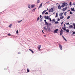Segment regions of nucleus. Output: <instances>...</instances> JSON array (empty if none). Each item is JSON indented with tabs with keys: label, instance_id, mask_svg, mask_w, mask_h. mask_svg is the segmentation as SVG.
Segmentation results:
<instances>
[{
	"label": "nucleus",
	"instance_id": "obj_1",
	"mask_svg": "<svg viewBox=\"0 0 75 75\" xmlns=\"http://www.w3.org/2000/svg\"><path fill=\"white\" fill-rule=\"evenodd\" d=\"M68 6V4L66 3H62V5L61 6V7H64L65 6Z\"/></svg>",
	"mask_w": 75,
	"mask_h": 75
},
{
	"label": "nucleus",
	"instance_id": "obj_2",
	"mask_svg": "<svg viewBox=\"0 0 75 75\" xmlns=\"http://www.w3.org/2000/svg\"><path fill=\"white\" fill-rule=\"evenodd\" d=\"M68 8V7L66 6L65 7V8H63L62 9V11H65L66 10H67Z\"/></svg>",
	"mask_w": 75,
	"mask_h": 75
},
{
	"label": "nucleus",
	"instance_id": "obj_3",
	"mask_svg": "<svg viewBox=\"0 0 75 75\" xmlns=\"http://www.w3.org/2000/svg\"><path fill=\"white\" fill-rule=\"evenodd\" d=\"M41 45H39L38 46V50H39V51H41Z\"/></svg>",
	"mask_w": 75,
	"mask_h": 75
},
{
	"label": "nucleus",
	"instance_id": "obj_4",
	"mask_svg": "<svg viewBox=\"0 0 75 75\" xmlns=\"http://www.w3.org/2000/svg\"><path fill=\"white\" fill-rule=\"evenodd\" d=\"M63 32H64V31L62 30V29H61V30L60 32V35H62V34H63Z\"/></svg>",
	"mask_w": 75,
	"mask_h": 75
},
{
	"label": "nucleus",
	"instance_id": "obj_5",
	"mask_svg": "<svg viewBox=\"0 0 75 75\" xmlns=\"http://www.w3.org/2000/svg\"><path fill=\"white\" fill-rule=\"evenodd\" d=\"M59 48H60V50H62V45H61V44H59Z\"/></svg>",
	"mask_w": 75,
	"mask_h": 75
},
{
	"label": "nucleus",
	"instance_id": "obj_6",
	"mask_svg": "<svg viewBox=\"0 0 75 75\" xmlns=\"http://www.w3.org/2000/svg\"><path fill=\"white\" fill-rule=\"evenodd\" d=\"M57 31H58V29H57L56 30H55L54 31V34H55L56 33H57Z\"/></svg>",
	"mask_w": 75,
	"mask_h": 75
},
{
	"label": "nucleus",
	"instance_id": "obj_7",
	"mask_svg": "<svg viewBox=\"0 0 75 75\" xmlns=\"http://www.w3.org/2000/svg\"><path fill=\"white\" fill-rule=\"evenodd\" d=\"M44 18L45 19H47V20H48L49 19V16H45L44 17Z\"/></svg>",
	"mask_w": 75,
	"mask_h": 75
},
{
	"label": "nucleus",
	"instance_id": "obj_8",
	"mask_svg": "<svg viewBox=\"0 0 75 75\" xmlns=\"http://www.w3.org/2000/svg\"><path fill=\"white\" fill-rule=\"evenodd\" d=\"M52 11H53V8H51L49 10V12L50 13V12H52Z\"/></svg>",
	"mask_w": 75,
	"mask_h": 75
},
{
	"label": "nucleus",
	"instance_id": "obj_9",
	"mask_svg": "<svg viewBox=\"0 0 75 75\" xmlns=\"http://www.w3.org/2000/svg\"><path fill=\"white\" fill-rule=\"evenodd\" d=\"M74 26L72 25H70L69 26V28H73Z\"/></svg>",
	"mask_w": 75,
	"mask_h": 75
},
{
	"label": "nucleus",
	"instance_id": "obj_10",
	"mask_svg": "<svg viewBox=\"0 0 75 75\" xmlns=\"http://www.w3.org/2000/svg\"><path fill=\"white\" fill-rule=\"evenodd\" d=\"M62 29H63L64 30V31H66V30H67V28H66L65 27H64V28H62Z\"/></svg>",
	"mask_w": 75,
	"mask_h": 75
},
{
	"label": "nucleus",
	"instance_id": "obj_11",
	"mask_svg": "<svg viewBox=\"0 0 75 75\" xmlns=\"http://www.w3.org/2000/svg\"><path fill=\"white\" fill-rule=\"evenodd\" d=\"M62 36L63 40H65V41H67V39L65 38L64 37L63 35H62Z\"/></svg>",
	"mask_w": 75,
	"mask_h": 75
},
{
	"label": "nucleus",
	"instance_id": "obj_12",
	"mask_svg": "<svg viewBox=\"0 0 75 75\" xmlns=\"http://www.w3.org/2000/svg\"><path fill=\"white\" fill-rule=\"evenodd\" d=\"M63 14H64V13H60L59 14V16L60 17H61V16H62V15H63Z\"/></svg>",
	"mask_w": 75,
	"mask_h": 75
},
{
	"label": "nucleus",
	"instance_id": "obj_13",
	"mask_svg": "<svg viewBox=\"0 0 75 75\" xmlns=\"http://www.w3.org/2000/svg\"><path fill=\"white\" fill-rule=\"evenodd\" d=\"M42 4L41 3L40 6L38 7V8L39 9L40 8H41V7H42Z\"/></svg>",
	"mask_w": 75,
	"mask_h": 75
},
{
	"label": "nucleus",
	"instance_id": "obj_14",
	"mask_svg": "<svg viewBox=\"0 0 75 75\" xmlns=\"http://www.w3.org/2000/svg\"><path fill=\"white\" fill-rule=\"evenodd\" d=\"M63 18H64V17L63 16H61L60 18V19L61 20L63 19Z\"/></svg>",
	"mask_w": 75,
	"mask_h": 75
},
{
	"label": "nucleus",
	"instance_id": "obj_15",
	"mask_svg": "<svg viewBox=\"0 0 75 75\" xmlns=\"http://www.w3.org/2000/svg\"><path fill=\"white\" fill-rule=\"evenodd\" d=\"M46 12V10H45L42 12V14H45V13Z\"/></svg>",
	"mask_w": 75,
	"mask_h": 75
},
{
	"label": "nucleus",
	"instance_id": "obj_16",
	"mask_svg": "<svg viewBox=\"0 0 75 75\" xmlns=\"http://www.w3.org/2000/svg\"><path fill=\"white\" fill-rule=\"evenodd\" d=\"M61 6H60V5H59L58 6V9H59V10H60V9H61Z\"/></svg>",
	"mask_w": 75,
	"mask_h": 75
},
{
	"label": "nucleus",
	"instance_id": "obj_17",
	"mask_svg": "<svg viewBox=\"0 0 75 75\" xmlns=\"http://www.w3.org/2000/svg\"><path fill=\"white\" fill-rule=\"evenodd\" d=\"M29 50H30V51L32 53H34V51H33V50H32L31 49H29Z\"/></svg>",
	"mask_w": 75,
	"mask_h": 75
},
{
	"label": "nucleus",
	"instance_id": "obj_18",
	"mask_svg": "<svg viewBox=\"0 0 75 75\" xmlns=\"http://www.w3.org/2000/svg\"><path fill=\"white\" fill-rule=\"evenodd\" d=\"M12 26V24H11L9 25L8 27H10V28H11Z\"/></svg>",
	"mask_w": 75,
	"mask_h": 75
},
{
	"label": "nucleus",
	"instance_id": "obj_19",
	"mask_svg": "<svg viewBox=\"0 0 75 75\" xmlns=\"http://www.w3.org/2000/svg\"><path fill=\"white\" fill-rule=\"evenodd\" d=\"M55 19H53V20H52V23H54V22H55Z\"/></svg>",
	"mask_w": 75,
	"mask_h": 75
},
{
	"label": "nucleus",
	"instance_id": "obj_20",
	"mask_svg": "<svg viewBox=\"0 0 75 75\" xmlns=\"http://www.w3.org/2000/svg\"><path fill=\"white\" fill-rule=\"evenodd\" d=\"M46 25H48V23H47V22H45V24Z\"/></svg>",
	"mask_w": 75,
	"mask_h": 75
},
{
	"label": "nucleus",
	"instance_id": "obj_21",
	"mask_svg": "<svg viewBox=\"0 0 75 75\" xmlns=\"http://www.w3.org/2000/svg\"><path fill=\"white\" fill-rule=\"evenodd\" d=\"M27 73H28V72H29V71H30V70H29V69H28V68H27Z\"/></svg>",
	"mask_w": 75,
	"mask_h": 75
},
{
	"label": "nucleus",
	"instance_id": "obj_22",
	"mask_svg": "<svg viewBox=\"0 0 75 75\" xmlns=\"http://www.w3.org/2000/svg\"><path fill=\"white\" fill-rule=\"evenodd\" d=\"M56 17H58V13H56Z\"/></svg>",
	"mask_w": 75,
	"mask_h": 75
},
{
	"label": "nucleus",
	"instance_id": "obj_23",
	"mask_svg": "<svg viewBox=\"0 0 75 75\" xmlns=\"http://www.w3.org/2000/svg\"><path fill=\"white\" fill-rule=\"evenodd\" d=\"M34 7V5H31V8H33Z\"/></svg>",
	"mask_w": 75,
	"mask_h": 75
},
{
	"label": "nucleus",
	"instance_id": "obj_24",
	"mask_svg": "<svg viewBox=\"0 0 75 75\" xmlns=\"http://www.w3.org/2000/svg\"><path fill=\"white\" fill-rule=\"evenodd\" d=\"M64 16H67V12H65L64 13Z\"/></svg>",
	"mask_w": 75,
	"mask_h": 75
},
{
	"label": "nucleus",
	"instance_id": "obj_25",
	"mask_svg": "<svg viewBox=\"0 0 75 75\" xmlns=\"http://www.w3.org/2000/svg\"><path fill=\"white\" fill-rule=\"evenodd\" d=\"M40 20V17H39L37 19V21H38Z\"/></svg>",
	"mask_w": 75,
	"mask_h": 75
},
{
	"label": "nucleus",
	"instance_id": "obj_26",
	"mask_svg": "<svg viewBox=\"0 0 75 75\" xmlns=\"http://www.w3.org/2000/svg\"><path fill=\"white\" fill-rule=\"evenodd\" d=\"M73 25H74V28L75 29V23H73Z\"/></svg>",
	"mask_w": 75,
	"mask_h": 75
},
{
	"label": "nucleus",
	"instance_id": "obj_27",
	"mask_svg": "<svg viewBox=\"0 0 75 75\" xmlns=\"http://www.w3.org/2000/svg\"><path fill=\"white\" fill-rule=\"evenodd\" d=\"M40 3V0H37V3Z\"/></svg>",
	"mask_w": 75,
	"mask_h": 75
},
{
	"label": "nucleus",
	"instance_id": "obj_28",
	"mask_svg": "<svg viewBox=\"0 0 75 75\" xmlns=\"http://www.w3.org/2000/svg\"><path fill=\"white\" fill-rule=\"evenodd\" d=\"M16 34H18V30H17L16 31Z\"/></svg>",
	"mask_w": 75,
	"mask_h": 75
},
{
	"label": "nucleus",
	"instance_id": "obj_29",
	"mask_svg": "<svg viewBox=\"0 0 75 75\" xmlns=\"http://www.w3.org/2000/svg\"><path fill=\"white\" fill-rule=\"evenodd\" d=\"M66 31L67 33H68V32H69V30H68V29H67V30H66Z\"/></svg>",
	"mask_w": 75,
	"mask_h": 75
},
{
	"label": "nucleus",
	"instance_id": "obj_30",
	"mask_svg": "<svg viewBox=\"0 0 75 75\" xmlns=\"http://www.w3.org/2000/svg\"><path fill=\"white\" fill-rule=\"evenodd\" d=\"M44 29H45V30L46 31H47V28H45V27H44Z\"/></svg>",
	"mask_w": 75,
	"mask_h": 75
},
{
	"label": "nucleus",
	"instance_id": "obj_31",
	"mask_svg": "<svg viewBox=\"0 0 75 75\" xmlns=\"http://www.w3.org/2000/svg\"><path fill=\"white\" fill-rule=\"evenodd\" d=\"M21 21H22V20H21V21H18V23H21Z\"/></svg>",
	"mask_w": 75,
	"mask_h": 75
},
{
	"label": "nucleus",
	"instance_id": "obj_32",
	"mask_svg": "<svg viewBox=\"0 0 75 75\" xmlns=\"http://www.w3.org/2000/svg\"><path fill=\"white\" fill-rule=\"evenodd\" d=\"M43 18H40V21H42V19Z\"/></svg>",
	"mask_w": 75,
	"mask_h": 75
},
{
	"label": "nucleus",
	"instance_id": "obj_33",
	"mask_svg": "<svg viewBox=\"0 0 75 75\" xmlns=\"http://www.w3.org/2000/svg\"><path fill=\"white\" fill-rule=\"evenodd\" d=\"M72 11H74V8H73L72 9Z\"/></svg>",
	"mask_w": 75,
	"mask_h": 75
},
{
	"label": "nucleus",
	"instance_id": "obj_34",
	"mask_svg": "<svg viewBox=\"0 0 75 75\" xmlns=\"http://www.w3.org/2000/svg\"><path fill=\"white\" fill-rule=\"evenodd\" d=\"M69 18H70V16H69L67 18V19H69Z\"/></svg>",
	"mask_w": 75,
	"mask_h": 75
},
{
	"label": "nucleus",
	"instance_id": "obj_35",
	"mask_svg": "<svg viewBox=\"0 0 75 75\" xmlns=\"http://www.w3.org/2000/svg\"><path fill=\"white\" fill-rule=\"evenodd\" d=\"M48 14V13L46 12L45 13V14Z\"/></svg>",
	"mask_w": 75,
	"mask_h": 75
},
{
	"label": "nucleus",
	"instance_id": "obj_36",
	"mask_svg": "<svg viewBox=\"0 0 75 75\" xmlns=\"http://www.w3.org/2000/svg\"><path fill=\"white\" fill-rule=\"evenodd\" d=\"M8 35H9V36H10V35H11V34H10V33L8 34Z\"/></svg>",
	"mask_w": 75,
	"mask_h": 75
},
{
	"label": "nucleus",
	"instance_id": "obj_37",
	"mask_svg": "<svg viewBox=\"0 0 75 75\" xmlns=\"http://www.w3.org/2000/svg\"><path fill=\"white\" fill-rule=\"evenodd\" d=\"M58 23V22H55V24H57Z\"/></svg>",
	"mask_w": 75,
	"mask_h": 75
},
{
	"label": "nucleus",
	"instance_id": "obj_38",
	"mask_svg": "<svg viewBox=\"0 0 75 75\" xmlns=\"http://www.w3.org/2000/svg\"><path fill=\"white\" fill-rule=\"evenodd\" d=\"M36 9V8H35L34 9H33V10H34V11H35V9Z\"/></svg>",
	"mask_w": 75,
	"mask_h": 75
},
{
	"label": "nucleus",
	"instance_id": "obj_39",
	"mask_svg": "<svg viewBox=\"0 0 75 75\" xmlns=\"http://www.w3.org/2000/svg\"><path fill=\"white\" fill-rule=\"evenodd\" d=\"M30 7H31V6H30V5H29V6H28V8H30Z\"/></svg>",
	"mask_w": 75,
	"mask_h": 75
},
{
	"label": "nucleus",
	"instance_id": "obj_40",
	"mask_svg": "<svg viewBox=\"0 0 75 75\" xmlns=\"http://www.w3.org/2000/svg\"><path fill=\"white\" fill-rule=\"evenodd\" d=\"M59 20H60V19L59 18H58L57 19V21H59Z\"/></svg>",
	"mask_w": 75,
	"mask_h": 75
},
{
	"label": "nucleus",
	"instance_id": "obj_41",
	"mask_svg": "<svg viewBox=\"0 0 75 75\" xmlns=\"http://www.w3.org/2000/svg\"><path fill=\"white\" fill-rule=\"evenodd\" d=\"M70 14H72V12H70Z\"/></svg>",
	"mask_w": 75,
	"mask_h": 75
},
{
	"label": "nucleus",
	"instance_id": "obj_42",
	"mask_svg": "<svg viewBox=\"0 0 75 75\" xmlns=\"http://www.w3.org/2000/svg\"><path fill=\"white\" fill-rule=\"evenodd\" d=\"M72 4V3H71V2H70V6H71V4Z\"/></svg>",
	"mask_w": 75,
	"mask_h": 75
},
{
	"label": "nucleus",
	"instance_id": "obj_43",
	"mask_svg": "<svg viewBox=\"0 0 75 75\" xmlns=\"http://www.w3.org/2000/svg\"><path fill=\"white\" fill-rule=\"evenodd\" d=\"M49 20L50 21H51V19L50 18H49Z\"/></svg>",
	"mask_w": 75,
	"mask_h": 75
},
{
	"label": "nucleus",
	"instance_id": "obj_44",
	"mask_svg": "<svg viewBox=\"0 0 75 75\" xmlns=\"http://www.w3.org/2000/svg\"><path fill=\"white\" fill-rule=\"evenodd\" d=\"M49 25H51V23H49Z\"/></svg>",
	"mask_w": 75,
	"mask_h": 75
},
{
	"label": "nucleus",
	"instance_id": "obj_45",
	"mask_svg": "<svg viewBox=\"0 0 75 75\" xmlns=\"http://www.w3.org/2000/svg\"><path fill=\"white\" fill-rule=\"evenodd\" d=\"M69 23H67V25H69Z\"/></svg>",
	"mask_w": 75,
	"mask_h": 75
},
{
	"label": "nucleus",
	"instance_id": "obj_46",
	"mask_svg": "<svg viewBox=\"0 0 75 75\" xmlns=\"http://www.w3.org/2000/svg\"><path fill=\"white\" fill-rule=\"evenodd\" d=\"M42 17V16H41V15H40V18H41Z\"/></svg>",
	"mask_w": 75,
	"mask_h": 75
},
{
	"label": "nucleus",
	"instance_id": "obj_47",
	"mask_svg": "<svg viewBox=\"0 0 75 75\" xmlns=\"http://www.w3.org/2000/svg\"><path fill=\"white\" fill-rule=\"evenodd\" d=\"M64 27H65V24L64 25Z\"/></svg>",
	"mask_w": 75,
	"mask_h": 75
},
{
	"label": "nucleus",
	"instance_id": "obj_48",
	"mask_svg": "<svg viewBox=\"0 0 75 75\" xmlns=\"http://www.w3.org/2000/svg\"><path fill=\"white\" fill-rule=\"evenodd\" d=\"M73 34H75V32H73Z\"/></svg>",
	"mask_w": 75,
	"mask_h": 75
},
{
	"label": "nucleus",
	"instance_id": "obj_49",
	"mask_svg": "<svg viewBox=\"0 0 75 75\" xmlns=\"http://www.w3.org/2000/svg\"><path fill=\"white\" fill-rule=\"evenodd\" d=\"M21 54V52H18V54Z\"/></svg>",
	"mask_w": 75,
	"mask_h": 75
},
{
	"label": "nucleus",
	"instance_id": "obj_50",
	"mask_svg": "<svg viewBox=\"0 0 75 75\" xmlns=\"http://www.w3.org/2000/svg\"><path fill=\"white\" fill-rule=\"evenodd\" d=\"M44 21H45V22H46L47 21H46L45 20H44Z\"/></svg>",
	"mask_w": 75,
	"mask_h": 75
},
{
	"label": "nucleus",
	"instance_id": "obj_51",
	"mask_svg": "<svg viewBox=\"0 0 75 75\" xmlns=\"http://www.w3.org/2000/svg\"><path fill=\"white\" fill-rule=\"evenodd\" d=\"M73 5H75V3H73Z\"/></svg>",
	"mask_w": 75,
	"mask_h": 75
},
{
	"label": "nucleus",
	"instance_id": "obj_52",
	"mask_svg": "<svg viewBox=\"0 0 75 75\" xmlns=\"http://www.w3.org/2000/svg\"><path fill=\"white\" fill-rule=\"evenodd\" d=\"M42 32L44 34V32H43V30H42Z\"/></svg>",
	"mask_w": 75,
	"mask_h": 75
},
{
	"label": "nucleus",
	"instance_id": "obj_53",
	"mask_svg": "<svg viewBox=\"0 0 75 75\" xmlns=\"http://www.w3.org/2000/svg\"><path fill=\"white\" fill-rule=\"evenodd\" d=\"M40 69H39V71H41V70H40Z\"/></svg>",
	"mask_w": 75,
	"mask_h": 75
},
{
	"label": "nucleus",
	"instance_id": "obj_54",
	"mask_svg": "<svg viewBox=\"0 0 75 75\" xmlns=\"http://www.w3.org/2000/svg\"><path fill=\"white\" fill-rule=\"evenodd\" d=\"M63 22L62 23H61V24H63Z\"/></svg>",
	"mask_w": 75,
	"mask_h": 75
},
{
	"label": "nucleus",
	"instance_id": "obj_55",
	"mask_svg": "<svg viewBox=\"0 0 75 75\" xmlns=\"http://www.w3.org/2000/svg\"><path fill=\"white\" fill-rule=\"evenodd\" d=\"M48 30H50V28H48Z\"/></svg>",
	"mask_w": 75,
	"mask_h": 75
},
{
	"label": "nucleus",
	"instance_id": "obj_56",
	"mask_svg": "<svg viewBox=\"0 0 75 75\" xmlns=\"http://www.w3.org/2000/svg\"><path fill=\"white\" fill-rule=\"evenodd\" d=\"M44 37H46V35H44Z\"/></svg>",
	"mask_w": 75,
	"mask_h": 75
},
{
	"label": "nucleus",
	"instance_id": "obj_57",
	"mask_svg": "<svg viewBox=\"0 0 75 75\" xmlns=\"http://www.w3.org/2000/svg\"><path fill=\"white\" fill-rule=\"evenodd\" d=\"M48 8L47 9V10H48Z\"/></svg>",
	"mask_w": 75,
	"mask_h": 75
},
{
	"label": "nucleus",
	"instance_id": "obj_58",
	"mask_svg": "<svg viewBox=\"0 0 75 75\" xmlns=\"http://www.w3.org/2000/svg\"><path fill=\"white\" fill-rule=\"evenodd\" d=\"M70 10H69V11H70Z\"/></svg>",
	"mask_w": 75,
	"mask_h": 75
},
{
	"label": "nucleus",
	"instance_id": "obj_59",
	"mask_svg": "<svg viewBox=\"0 0 75 75\" xmlns=\"http://www.w3.org/2000/svg\"><path fill=\"white\" fill-rule=\"evenodd\" d=\"M57 4H58V3H57Z\"/></svg>",
	"mask_w": 75,
	"mask_h": 75
}]
</instances>
